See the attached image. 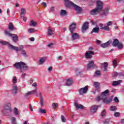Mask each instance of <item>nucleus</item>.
Returning a JSON list of instances; mask_svg holds the SVG:
<instances>
[{
	"instance_id": "15",
	"label": "nucleus",
	"mask_w": 124,
	"mask_h": 124,
	"mask_svg": "<svg viewBox=\"0 0 124 124\" xmlns=\"http://www.w3.org/2000/svg\"><path fill=\"white\" fill-rule=\"evenodd\" d=\"M100 11H100L96 8L94 9H93L91 11L90 14L91 15L93 16L97 15L99 13V12H100Z\"/></svg>"
},
{
	"instance_id": "43",
	"label": "nucleus",
	"mask_w": 124,
	"mask_h": 124,
	"mask_svg": "<svg viewBox=\"0 0 124 124\" xmlns=\"http://www.w3.org/2000/svg\"><path fill=\"white\" fill-rule=\"evenodd\" d=\"M14 113L15 116H18V115H19V111H18V108H15L14 109Z\"/></svg>"
},
{
	"instance_id": "34",
	"label": "nucleus",
	"mask_w": 124,
	"mask_h": 124,
	"mask_svg": "<svg viewBox=\"0 0 124 124\" xmlns=\"http://www.w3.org/2000/svg\"><path fill=\"white\" fill-rule=\"evenodd\" d=\"M0 44H1V45H6V44H7L8 47H9V45H11L8 42L4 41L3 40H0Z\"/></svg>"
},
{
	"instance_id": "41",
	"label": "nucleus",
	"mask_w": 124,
	"mask_h": 124,
	"mask_svg": "<svg viewBox=\"0 0 124 124\" xmlns=\"http://www.w3.org/2000/svg\"><path fill=\"white\" fill-rule=\"evenodd\" d=\"M52 107L53 108V109H56V108H58V107H59V104L53 103L52 104Z\"/></svg>"
},
{
	"instance_id": "45",
	"label": "nucleus",
	"mask_w": 124,
	"mask_h": 124,
	"mask_svg": "<svg viewBox=\"0 0 124 124\" xmlns=\"http://www.w3.org/2000/svg\"><path fill=\"white\" fill-rule=\"evenodd\" d=\"M35 30L34 29H32V28H30L28 30V32H29V33H33V32H35Z\"/></svg>"
},
{
	"instance_id": "23",
	"label": "nucleus",
	"mask_w": 124,
	"mask_h": 124,
	"mask_svg": "<svg viewBox=\"0 0 124 124\" xmlns=\"http://www.w3.org/2000/svg\"><path fill=\"white\" fill-rule=\"evenodd\" d=\"M65 1V5L66 7H71V4L73 3L69 0H63Z\"/></svg>"
},
{
	"instance_id": "35",
	"label": "nucleus",
	"mask_w": 124,
	"mask_h": 124,
	"mask_svg": "<svg viewBox=\"0 0 124 124\" xmlns=\"http://www.w3.org/2000/svg\"><path fill=\"white\" fill-rule=\"evenodd\" d=\"M40 103L41 106H44V101H43V98H42V96H41V93H40Z\"/></svg>"
},
{
	"instance_id": "3",
	"label": "nucleus",
	"mask_w": 124,
	"mask_h": 124,
	"mask_svg": "<svg viewBox=\"0 0 124 124\" xmlns=\"http://www.w3.org/2000/svg\"><path fill=\"white\" fill-rule=\"evenodd\" d=\"M12 111V109H11L10 106L6 105L2 110V114H9V113H11Z\"/></svg>"
},
{
	"instance_id": "48",
	"label": "nucleus",
	"mask_w": 124,
	"mask_h": 124,
	"mask_svg": "<svg viewBox=\"0 0 124 124\" xmlns=\"http://www.w3.org/2000/svg\"><path fill=\"white\" fill-rule=\"evenodd\" d=\"M9 29L10 31H14V29L13 28V25L12 23H10L9 25Z\"/></svg>"
},
{
	"instance_id": "24",
	"label": "nucleus",
	"mask_w": 124,
	"mask_h": 124,
	"mask_svg": "<svg viewBox=\"0 0 124 124\" xmlns=\"http://www.w3.org/2000/svg\"><path fill=\"white\" fill-rule=\"evenodd\" d=\"M121 83H122V80H119L117 81H113L112 82V86H113V87H116V86H119V85H120V84H121Z\"/></svg>"
},
{
	"instance_id": "7",
	"label": "nucleus",
	"mask_w": 124,
	"mask_h": 124,
	"mask_svg": "<svg viewBox=\"0 0 124 124\" xmlns=\"http://www.w3.org/2000/svg\"><path fill=\"white\" fill-rule=\"evenodd\" d=\"M71 6H73V7L75 8V10H76L77 13H81V12L82 11V8L79 7V6H78L73 2L71 4Z\"/></svg>"
},
{
	"instance_id": "30",
	"label": "nucleus",
	"mask_w": 124,
	"mask_h": 124,
	"mask_svg": "<svg viewBox=\"0 0 124 124\" xmlns=\"http://www.w3.org/2000/svg\"><path fill=\"white\" fill-rule=\"evenodd\" d=\"M18 89H17V85H15L13 87V94H16Z\"/></svg>"
},
{
	"instance_id": "60",
	"label": "nucleus",
	"mask_w": 124,
	"mask_h": 124,
	"mask_svg": "<svg viewBox=\"0 0 124 124\" xmlns=\"http://www.w3.org/2000/svg\"><path fill=\"white\" fill-rule=\"evenodd\" d=\"M29 109L31 110V112L33 111V109L32 108V107H31V105H30L29 106Z\"/></svg>"
},
{
	"instance_id": "13",
	"label": "nucleus",
	"mask_w": 124,
	"mask_h": 124,
	"mask_svg": "<svg viewBox=\"0 0 124 124\" xmlns=\"http://www.w3.org/2000/svg\"><path fill=\"white\" fill-rule=\"evenodd\" d=\"M111 43L112 40H109L106 43L101 44V47H102V48H107V47H108V46H109L110 44H111Z\"/></svg>"
},
{
	"instance_id": "8",
	"label": "nucleus",
	"mask_w": 124,
	"mask_h": 124,
	"mask_svg": "<svg viewBox=\"0 0 124 124\" xmlns=\"http://www.w3.org/2000/svg\"><path fill=\"white\" fill-rule=\"evenodd\" d=\"M113 25V22L108 21L107 23V25L104 26V27L103 28L104 31H110L111 28H109L110 26Z\"/></svg>"
},
{
	"instance_id": "14",
	"label": "nucleus",
	"mask_w": 124,
	"mask_h": 124,
	"mask_svg": "<svg viewBox=\"0 0 124 124\" xmlns=\"http://www.w3.org/2000/svg\"><path fill=\"white\" fill-rule=\"evenodd\" d=\"M76 29V24L73 23L72 24H71L69 26V30L71 32V33H72L74 31H75V29Z\"/></svg>"
},
{
	"instance_id": "44",
	"label": "nucleus",
	"mask_w": 124,
	"mask_h": 124,
	"mask_svg": "<svg viewBox=\"0 0 124 124\" xmlns=\"http://www.w3.org/2000/svg\"><path fill=\"white\" fill-rule=\"evenodd\" d=\"M11 123L12 124H17V123L16 122V118L12 117L11 118Z\"/></svg>"
},
{
	"instance_id": "57",
	"label": "nucleus",
	"mask_w": 124,
	"mask_h": 124,
	"mask_svg": "<svg viewBox=\"0 0 124 124\" xmlns=\"http://www.w3.org/2000/svg\"><path fill=\"white\" fill-rule=\"evenodd\" d=\"M53 46H54L53 43H50L48 45V47H49V48H52V47H53Z\"/></svg>"
},
{
	"instance_id": "6",
	"label": "nucleus",
	"mask_w": 124,
	"mask_h": 124,
	"mask_svg": "<svg viewBox=\"0 0 124 124\" xmlns=\"http://www.w3.org/2000/svg\"><path fill=\"white\" fill-rule=\"evenodd\" d=\"M9 48H10V49L15 50V51H16V52H18V51H21V50H23L24 49V46H20V47L19 48V47L15 46L12 45H9Z\"/></svg>"
},
{
	"instance_id": "12",
	"label": "nucleus",
	"mask_w": 124,
	"mask_h": 124,
	"mask_svg": "<svg viewBox=\"0 0 124 124\" xmlns=\"http://www.w3.org/2000/svg\"><path fill=\"white\" fill-rule=\"evenodd\" d=\"M94 52L93 51L89 50L88 51H86L85 53V58L86 59H92V55H94Z\"/></svg>"
},
{
	"instance_id": "32",
	"label": "nucleus",
	"mask_w": 124,
	"mask_h": 124,
	"mask_svg": "<svg viewBox=\"0 0 124 124\" xmlns=\"http://www.w3.org/2000/svg\"><path fill=\"white\" fill-rule=\"evenodd\" d=\"M28 69H29V67L23 62L22 66V72L23 70H28Z\"/></svg>"
},
{
	"instance_id": "52",
	"label": "nucleus",
	"mask_w": 124,
	"mask_h": 124,
	"mask_svg": "<svg viewBox=\"0 0 124 124\" xmlns=\"http://www.w3.org/2000/svg\"><path fill=\"white\" fill-rule=\"evenodd\" d=\"M95 74V76H97V77H98V76H100V71H96Z\"/></svg>"
},
{
	"instance_id": "5",
	"label": "nucleus",
	"mask_w": 124,
	"mask_h": 124,
	"mask_svg": "<svg viewBox=\"0 0 124 124\" xmlns=\"http://www.w3.org/2000/svg\"><path fill=\"white\" fill-rule=\"evenodd\" d=\"M96 8L101 11L103 9V2L100 0H97L96 1Z\"/></svg>"
},
{
	"instance_id": "19",
	"label": "nucleus",
	"mask_w": 124,
	"mask_h": 124,
	"mask_svg": "<svg viewBox=\"0 0 124 124\" xmlns=\"http://www.w3.org/2000/svg\"><path fill=\"white\" fill-rule=\"evenodd\" d=\"M88 29H89V22H85L82 27V32H84V31H86Z\"/></svg>"
},
{
	"instance_id": "4",
	"label": "nucleus",
	"mask_w": 124,
	"mask_h": 124,
	"mask_svg": "<svg viewBox=\"0 0 124 124\" xmlns=\"http://www.w3.org/2000/svg\"><path fill=\"white\" fill-rule=\"evenodd\" d=\"M63 83L65 84V86L70 87L73 84V79L72 78H65L63 80Z\"/></svg>"
},
{
	"instance_id": "46",
	"label": "nucleus",
	"mask_w": 124,
	"mask_h": 124,
	"mask_svg": "<svg viewBox=\"0 0 124 124\" xmlns=\"http://www.w3.org/2000/svg\"><path fill=\"white\" fill-rule=\"evenodd\" d=\"M110 111H115L117 110V107L116 106H111L110 108Z\"/></svg>"
},
{
	"instance_id": "37",
	"label": "nucleus",
	"mask_w": 124,
	"mask_h": 124,
	"mask_svg": "<svg viewBox=\"0 0 124 124\" xmlns=\"http://www.w3.org/2000/svg\"><path fill=\"white\" fill-rule=\"evenodd\" d=\"M21 55L25 58H27L28 57V54L27 53V51L25 50H22L21 51Z\"/></svg>"
},
{
	"instance_id": "18",
	"label": "nucleus",
	"mask_w": 124,
	"mask_h": 124,
	"mask_svg": "<svg viewBox=\"0 0 124 124\" xmlns=\"http://www.w3.org/2000/svg\"><path fill=\"white\" fill-rule=\"evenodd\" d=\"M72 39H73V40H75L76 39H79V34L77 33H74V32H72Z\"/></svg>"
},
{
	"instance_id": "9",
	"label": "nucleus",
	"mask_w": 124,
	"mask_h": 124,
	"mask_svg": "<svg viewBox=\"0 0 124 124\" xmlns=\"http://www.w3.org/2000/svg\"><path fill=\"white\" fill-rule=\"evenodd\" d=\"M23 62H17L13 65V66L16 68L17 69H20V70L22 72V67L23 66Z\"/></svg>"
},
{
	"instance_id": "16",
	"label": "nucleus",
	"mask_w": 124,
	"mask_h": 124,
	"mask_svg": "<svg viewBox=\"0 0 124 124\" xmlns=\"http://www.w3.org/2000/svg\"><path fill=\"white\" fill-rule=\"evenodd\" d=\"M31 94H35V95H37V92H36V89H35V90L29 92L25 94V97H28V96H30V95Z\"/></svg>"
},
{
	"instance_id": "42",
	"label": "nucleus",
	"mask_w": 124,
	"mask_h": 124,
	"mask_svg": "<svg viewBox=\"0 0 124 124\" xmlns=\"http://www.w3.org/2000/svg\"><path fill=\"white\" fill-rule=\"evenodd\" d=\"M38 113H40L41 114H46V110L45 109L40 108L38 110Z\"/></svg>"
},
{
	"instance_id": "29",
	"label": "nucleus",
	"mask_w": 124,
	"mask_h": 124,
	"mask_svg": "<svg viewBox=\"0 0 124 124\" xmlns=\"http://www.w3.org/2000/svg\"><path fill=\"white\" fill-rule=\"evenodd\" d=\"M99 31V27H95L93 28L92 31L91 32V33H93V32H95V33H98Z\"/></svg>"
},
{
	"instance_id": "59",
	"label": "nucleus",
	"mask_w": 124,
	"mask_h": 124,
	"mask_svg": "<svg viewBox=\"0 0 124 124\" xmlns=\"http://www.w3.org/2000/svg\"><path fill=\"white\" fill-rule=\"evenodd\" d=\"M54 10H55V8H54V7H51L50 9V12H54Z\"/></svg>"
},
{
	"instance_id": "50",
	"label": "nucleus",
	"mask_w": 124,
	"mask_h": 124,
	"mask_svg": "<svg viewBox=\"0 0 124 124\" xmlns=\"http://www.w3.org/2000/svg\"><path fill=\"white\" fill-rule=\"evenodd\" d=\"M102 117H105V116L106 115V110H105V109H104L102 111Z\"/></svg>"
},
{
	"instance_id": "47",
	"label": "nucleus",
	"mask_w": 124,
	"mask_h": 124,
	"mask_svg": "<svg viewBox=\"0 0 124 124\" xmlns=\"http://www.w3.org/2000/svg\"><path fill=\"white\" fill-rule=\"evenodd\" d=\"M61 120H62V123H66V119H65V117L63 115L61 116Z\"/></svg>"
},
{
	"instance_id": "31",
	"label": "nucleus",
	"mask_w": 124,
	"mask_h": 124,
	"mask_svg": "<svg viewBox=\"0 0 124 124\" xmlns=\"http://www.w3.org/2000/svg\"><path fill=\"white\" fill-rule=\"evenodd\" d=\"M47 34L48 35H53L54 34V32H53V30L50 28L48 27L47 28Z\"/></svg>"
},
{
	"instance_id": "10",
	"label": "nucleus",
	"mask_w": 124,
	"mask_h": 124,
	"mask_svg": "<svg viewBox=\"0 0 124 124\" xmlns=\"http://www.w3.org/2000/svg\"><path fill=\"white\" fill-rule=\"evenodd\" d=\"M108 14H109V8H106L103 12L100 14V16H101L102 18H103V17L107 16Z\"/></svg>"
},
{
	"instance_id": "39",
	"label": "nucleus",
	"mask_w": 124,
	"mask_h": 124,
	"mask_svg": "<svg viewBox=\"0 0 124 124\" xmlns=\"http://www.w3.org/2000/svg\"><path fill=\"white\" fill-rule=\"evenodd\" d=\"M29 25L31 27H35V25H36V22H34V21H33V20H31L30 21V23Z\"/></svg>"
},
{
	"instance_id": "51",
	"label": "nucleus",
	"mask_w": 124,
	"mask_h": 124,
	"mask_svg": "<svg viewBox=\"0 0 124 124\" xmlns=\"http://www.w3.org/2000/svg\"><path fill=\"white\" fill-rule=\"evenodd\" d=\"M120 115L121 114L120 113V112H117L114 113L113 116L114 117H120Z\"/></svg>"
},
{
	"instance_id": "17",
	"label": "nucleus",
	"mask_w": 124,
	"mask_h": 124,
	"mask_svg": "<svg viewBox=\"0 0 124 124\" xmlns=\"http://www.w3.org/2000/svg\"><path fill=\"white\" fill-rule=\"evenodd\" d=\"M91 68H94V62L93 61L89 62V63L87 65V69L89 70Z\"/></svg>"
},
{
	"instance_id": "27",
	"label": "nucleus",
	"mask_w": 124,
	"mask_h": 124,
	"mask_svg": "<svg viewBox=\"0 0 124 124\" xmlns=\"http://www.w3.org/2000/svg\"><path fill=\"white\" fill-rule=\"evenodd\" d=\"M67 15V12H66V10H61L60 11V15L62 17H63L64 16H66Z\"/></svg>"
},
{
	"instance_id": "56",
	"label": "nucleus",
	"mask_w": 124,
	"mask_h": 124,
	"mask_svg": "<svg viewBox=\"0 0 124 124\" xmlns=\"http://www.w3.org/2000/svg\"><path fill=\"white\" fill-rule=\"evenodd\" d=\"M99 26H100V27L101 30H104V29H103V28H104V26L103 27L104 25H103V24L102 23H100V24H99Z\"/></svg>"
},
{
	"instance_id": "38",
	"label": "nucleus",
	"mask_w": 124,
	"mask_h": 124,
	"mask_svg": "<svg viewBox=\"0 0 124 124\" xmlns=\"http://www.w3.org/2000/svg\"><path fill=\"white\" fill-rule=\"evenodd\" d=\"M112 64L114 67H116L118 65V59H115L112 61Z\"/></svg>"
},
{
	"instance_id": "58",
	"label": "nucleus",
	"mask_w": 124,
	"mask_h": 124,
	"mask_svg": "<svg viewBox=\"0 0 124 124\" xmlns=\"http://www.w3.org/2000/svg\"><path fill=\"white\" fill-rule=\"evenodd\" d=\"M42 4L44 6V7H47V4L45 2H43Z\"/></svg>"
},
{
	"instance_id": "54",
	"label": "nucleus",
	"mask_w": 124,
	"mask_h": 124,
	"mask_svg": "<svg viewBox=\"0 0 124 124\" xmlns=\"http://www.w3.org/2000/svg\"><path fill=\"white\" fill-rule=\"evenodd\" d=\"M109 123H110V120L108 119H106L104 121V124H109Z\"/></svg>"
},
{
	"instance_id": "25",
	"label": "nucleus",
	"mask_w": 124,
	"mask_h": 124,
	"mask_svg": "<svg viewBox=\"0 0 124 124\" xmlns=\"http://www.w3.org/2000/svg\"><path fill=\"white\" fill-rule=\"evenodd\" d=\"M21 13H20V17H23L25 15H26V9L24 8H22L20 10Z\"/></svg>"
},
{
	"instance_id": "49",
	"label": "nucleus",
	"mask_w": 124,
	"mask_h": 124,
	"mask_svg": "<svg viewBox=\"0 0 124 124\" xmlns=\"http://www.w3.org/2000/svg\"><path fill=\"white\" fill-rule=\"evenodd\" d=\"M12 81L14 84H16L17 83V77H14Z\"/></svg>"
},
{
	"instance_id": "2",
	"label": "nucleus",
	"mask_w": 124,
	"mask_h": 124,
	"mask_svg": "<svg viewBox=\"0 0 124 124\" xmlns=\"http://www.w3.org/2000/svg\"><path fill=\"white\" fill-rule=\"evenodd\" d=\"M88 91H89V86H86L84 87L79 89L78 90V93L80 95H83V94L87 93H88Z\"/></svg>"
},
{
	"instance_id": "20",
	"label": "nucleus",
	"mask_w": 124,
	"mask_h": 124,
	"mask_svg": "<svg viewBox=\"0 0 124 124\" xmlns=\"http://www.w3.org/2000/svg\"><path fill=\"white\" fill-rule=\"evenodd\" d=\"M97 108H98V106H92L90 109V112H91L92 114H94V113L96 112Z\"/></svg>"
},
{
	"instance_id": "61",
	"label": "nucleus",
	"mask_w": 124,
	"mask_h": 124,
	"mask_svg": "<svg viewBox=\"0 0 124 124\" xmlns=\"http://www.w3.org/2000/svg\"><path fill=\"white\" fill-rule=\"evenodd\" d=\"M32 86L34 87V88H36V87H37V84H36V83H33L32 84Z\"/></svg>"
},
{
	"instance_id": "33",
	"label": "nucleus",
	"mask_w": 124,
	"mask_h": 124,
	"mask_svg": "<svg viewBox=\"0 0 124 124\" xmlns=\"http://www.w3.org/2000/svg\"><path fill=\"white\" fill-rule=\"evenodd\" d=\"M103 67H104V71H107V68L108 67V63L107 62H105L103 63Z\"/></svg>"
},
{
	"instance_id": "36",
	"label": "nucleus",
	"mask_w": 124,
	"mask_h": 124,
	"mask_svg": "<svg viewBox=\"0 0 124 124\" xmlns=\"http://www.w3.org/2000/svg\"><path fill=\"white\" fill-rule=\"evenodd\" d=\"M99 85H100V84L98 82H94V86L97 90H99Z\"/></svg>"
},
{
	"instance_id": "21",
	"label": "nucleus",
	"mask_w": 124,
	"mask_h": 124,
	"mask_svg": "<svg viewBox=\"0 0 124 124\" xmlns=\"http://www.w3.org/2000/svg\"><path fill=\"white\" fill-rule=\"evenodd\" d=\"M107 95H109V90H106L104 92H102L101 94V96L102 98L106 97Z\"/></svg>"
},
{
	"instance_id": "28",
	"label": "nucleus",
	"mask_w": 124,
	"mask_h": 124,
	"mask_svg": "<svg viewBox=\"0 0 124 124\" xmlns=\"http://www.w3.org/2000/svg\"><path fill=\"white\" fill-rule=\"evenodd\" d=\"M75 106L76 107L77 109H84V106L82 105H78L76 102L75 103Z\"/></svg>"
},
{
	"instance_id": "62",
	"label": "nucleus",
	"mask_w": 124,
	"mask_h": 124,
	"mask_svg": "<svg viewBox=\"0 0 124 124\" xmlns=\"http://www.w3.org/2000/svg\"><path fill=\"white\" fill-rule=\"evenodd\" d=\"M23 18V20L24 21V22H26L27 21V17H26L25 16H23L22 17Z\"/></svg>"
},
{
	"instance_id": "26",
	"label": "nucleus",
	"mask_w": 124,
	"mask_h": 124,
	"mask_svg": "<svg viewBox=\"0 0 124 124\" xmlns=\"http://www.w3.org/2000/svg\"><path fill=\"white\" fill-rule=\"evenodd\" d=\"M120 43V42H119V40L114 39L112 43V46H114V47H117Z\"/></svg>"
},
{
	"instance_id": "63",
	"label": "nucleus",
	"mask_w": 124,
	"mask_h": 124,
	"mask_svg": "<svg viewBox=\"0 0 124 124\" xmlns=\"http://www.w3.org/2000/svg\"><path fill=\"white\" fill-rule=\"evenodd\" d=\"M30 40L31 41L33 42V41H34V38H33V37L30 38Z\"/></svg>"
},
{
	"instance_id": "55",
	"label": "nucleus",
	"mask_w": 124,
	"mask_h": 124,
	"mask_svg": "<svg viewBox=\"0 0 124 124\" xmlns=\"http://www.w3.org/2000/svg\"><path fill=\"white\" fill-rule=\"evenodd\" d=\"M114 101L116 103H118V102H119V99L118 98V97H114Z\"/></svg>"
},
{
	"instance_id": "40",
	"label": "nucleus",
	"mask_w": 124,
	"mask_h": 124,
	"mask_svg": "<svg viewBox=\"0 0 124 124\" xmlns=\"http://www.w3.org/2000/svg\"><path fill=\"white\" fill-rule=\"evenodd\" d=\"M116 47H117L119 50H122V49L124 48V45H123V44L120 42Z\"/></svg>"
},
{
	"instance_id": "53",
	"label": "nucleus",
	"mask_w": 124,
	"mask_h": 124,
	"mask_svg": "<svg viewBox=\"0 0 124 124\" xmlns=\"http://www.w3.org/2000/svg\"><path fill=\"white\" fill-rule=\"evenodd\" d=\"M96 99L97 101H100V100H101V99H102V97H101L100 96H97Z\"/></svg>"
},
{
	"instance_id": "22",
	"label": "nucleus",
	"mask_w": 124,
	"mask_h": 124,
	"mask_svg": "<svg viewBox=\"0 0 124 124\" xmlns=\"http://www.w3.org/2000/svg\"><path fill=\"white\" fill-rule=\"evenodd\" d=\"M45 62H46V57H41L39 60L38 64H39L40 65H42V64L44 63Z\"/></svg>"
},
{
	"instance_id": "1",
	"label": "nucleus",
	"mask_w": 124,
	"mask_h": 124,
	"mask_svg": "<svg viewBox=\"0 0 124 124\" xmlns=\"http://www.w3.org/2000/svg\"><path fill=\"white\" fill-rule=\"evenodd\" d=\"M4 32L6 35H8V36L12 37L13 41H14V42H15V43H16V42L18 41V36H17V35L15 34H11L9 31H7L6 30L4 31Z\"/></svg>"
},
{
	"instance_id": "11",
	"label": "nucleus",
	"mask_w": 124,
	"mask_h": 124,
	"mask_svg": "<svg viewBox=\"0 0 124 124\" xmlns=\"http://www.w3.org/2000/svg\"><path fill=\"white\" fill-rule=\"evenodd\" d=\"M104 103L105 104H110L112 102V98H109L108 97H105L102 98Z\"/></svg>"
},
{
	"instance_id": "64",
	"label": "nucleus",
	"mask_w": 124,
	"mask_h": 124,
	"mask_svg": "<svg viewBox=\"0 0 124 124\" xmlns=\"http://www.w3.org/2000/svg\"><path fill=\"white\" fill-rule=\"evenodd\" d=\"M121 123L123 124H124V119H121Z\"/></svg>"
}]
</instances>
